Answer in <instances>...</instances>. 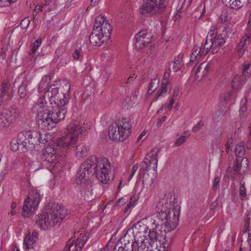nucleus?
Returning a JSON list of instances; mask_svg holds the SVG:
<instances>
[{
	"mask_svg": "<svg viewBox=\"0 0 251 251\" xmlns=\"http://www.w3.org/2000/svg\"><path fill=\"white\" fill-rule=\"evenodd\" d=\"M93 177L103 184L108 183L113 178L110 163L107 158L98 160L96 156H91L80 166L75 181L77 184H85Z\"/></svg>",
	"mask_w": 251,
	"mask_h": 251,
	"instance_id": "nucleus-1",
	"label": "nucleus"
},
{
	"mask_svg": "<svg viewBox=\"0 0 251 251\" xmlns=\"http://www.w3.org/2000/svg\"><path fill=\"white\" fill-rule=\"evenodd\" d=\"M241 1L240 0H229L226 1V6L233 9H239L241 8Z\"/></svg>",
	"mask_w": 251,
	"mask_h": 251,
	"instance_id": "nucleus-36",
	"label": "nucleus"
},
{
	"mask_svg": "<svg viewBox=\"0 0 251 251\" xmlns=\"http://www.w3.org/2000/svg\"><path fill=\"white\" fill-rule=\"evenodd\" d=\"M40 5L44 6L43 8L46 12L50 11L55 6V0H45V2Z\"/></svg>",
	"mask_w": 251,
	"mask_h": 251,
	"instance_id": "nucleus-35",
	"label": "nucleus"
},
{
	"mask_svg": "<svg viewBox=\"0 0 251 251\" xmlns=\"http://www.w3.org/2000/svg\"><path fill=\"white\" fill-rule=\"evenodd\" d=\"M199 50L200 47L196 45L194 46L193 49V52L190 59V62L194 61L196 59L197 55L200 56Z\"/></svg>",
	"mask_w": 251,
	"mask_h": 251,
	"instance_id": "nucleus-41",
	"label": "nucleus"
},
{
	"mask_svg": "<svg viewBox=\"0 0 251 251\" xmlns=\"http://www.w3.org/2000/svg\"><path fill=\"white\" fill-rule=\"evenodd\" d=\"M183 54H179L178 56L174 59L173 61V67L172 69L174 72H177L179 70L182 66V58Z\"/></svg>",
	"mask_w": 251,
	"mask_h": 251,
	"instance_id": "nucleus-32",
	"label": "nucleus"
},
{
	"mask_svg": "<svg viewBox=\"0 0 251 251\" xmlns=\"http://www.w3.org/2000/svg\"><path fill=\"white\" fill-rule=\"evenodd\" d=\"M222 22H226L228 20V16L226 12H223L220 16Z\"/></svg>",
	"mask_w": 251,
	"mask_h": 251,
	"instance_id": "nucleus-59",
	"label": "nucleus"
},
{
	"mask_svg": "<svg viewBox=\"0 0 251 251\" xmlns=\"http://www.w3.org/2000/svg\"><path fill=\"white\" fill-rule=\"evenodd\" d=\"M112 238L108 241L106 246H105L104 250L108 251L110 248H112L113 246V243L111 242Z\"/></svg>",
	"mask_w": 251,
	"mask_h": 251,
	"instance_id": "nucleus-64",
	"label": "nucleus"
},
{
	"mask_svg": "<svg viewBox=\"0 0 251 251\" xmlns=\"http://www.w3.org/2000/svg\"><path fill=\"white\" fill-rule=\"evenodd\" d=\"M43 7H44V6L38 5L35 6V8L34 10L33 13V18L35 19L36 16L37 15V14L41 11H42V9H43Z\"/></svg>",
	"mask_w": 251,
	"mask_h": 251,
	"instance_id": "nucleus-52",
	"label": "nucleus"
},
{
	"mask_svg": "<svg viewBox=\"0 0 251 251\" xmlns=\"http://www.w3.org/2000/svg\"><path fill=\"white\" fill-rule=\"evenodd\" d=\"M10 84L8 82L5 81H4L2 83L1 90L7 94V97H9L10 96V94L8 92V90L10 88Z\"/></svg>",
	"mask_w": 251,
	"mask_h": 251,
	"instance_id": "nucleus-44",
	"label": "nucleus"
},
{
	"mask_svg": "<svg viewBox=\"0 0 251 251\" xmlns=\"http://www.w3.org/2000/svg\"><path fill=\"white\" fill-rule=\"evenodd\" d=\"M87 130L85 126L70 125L67 126L64 132L65 135L54 141L56 147L66 148L73 147L77 141L78 136Z\"/></svg>",
	"mask_w": 251,
	"mask_h": 251,
	"instance_id": "nucleus-9",
	"label": "nucleus"
},
{
	"mask_svg": "<svg viewBox=\"0 0 251 251\" xmlns=\"http://www.w3.org/2000/svg\"><path fill=\"white\" fill-rule=\"evenodd\" d=\"M152 36L148 33L147 31L143 30L139 32L135 36V45L136 48L141 49L147 46L151 43Z\"/></svg>",
	"mask_w": 251,
	"mask_h": 251,
	"instance_id": "nucleus-15",
	"label": "nucleus"
},
{
	"mask_svg": "<svg viewBox=\"0 0 251 251\" xmlns=\"http://www.w3.org/2000/svg\"><path fill=\"white\" fill-rule=\"evenodd\" d=\"M89 151V147L85 144L81 143L76 147V155L79 158H83L88 155Z\"/></svg>",
	"mask_w": 251,
	"mask_h": 251,
	"instance_id": "nucleus-23",
	"label": "nucleus"
},
{
	"mask_svg": "<svg viewBox=\"0 0 251 251\" xmlns=\"http://www.w3.org/2000/svg\"><path fill=\"white\" fill-rule=\"evenodd\" d=\"M250 37H247L245 39L240 41V43L239 44V47L240 48L242 47V49H245L247 46L250 44Z\"/></svg>",
	"mask_w": 251,
	"mask_h": 251,
	"instance_id": "nucleus-45",
	"label": "nucleus"
},
{
	"mask_svg": "<svg viewBox=\"0 0 251 251\" xmlns=\"http://www.w3.org/2000/svg\"><path fill=\"white\" fill-rule=\"evenodd\" d=\"M28 137L30 139V149L34 148L35 145H37L39 142H43L42 134L38 131H28Z\"/></svg>",
	"mask_w": 251,
	"mask_h": 251,
	"instance_id": "nucleus-20",
	"label": "nucleus"
},
{
	"mask_svg": "<svg viewBox=\"0 0 251 251\" xmlns=\"http://www.w3.org/2000/svg\"><path fill=\"white\" fill-rule=\"evenodd\" d=\"M235 153L236 156L242 157L245 153L244 147L243 146L237 145L235 148Z\"/></svg>",
	"mask_w": 251,
	"mask_h": 251,
	"instance_id": "nucleus-40",
	"label": "nucleus"
},
{
	"mask_svg": "<svg viewBox=\"0 0 251 251\" xmlns=\"http://www.w3.org/2000/svg\"><path fill=\"white\" fill-rule=\"evenodd\" d=\"M16 1L17 0H0V7L8 6Z\"/></svg>",
	"mask_w": 251,
	"mask_h": 251,
	"instance_id": "nucleus-46",
	"label": "nucleus"
},
{
	"mask_svg": "<svg viewBox=\"0 0 251 251\" xmlns=\"http://www.w3.org/2000/svg\"><path fill=\"white\" fill-rule=\"evenodd\" d=\"M166 245V244H163L160 246L156 245V247H158L157 251H167V248L168 247V245L167 246Z\"/></svg>",
	"mask_w": 251,
	"mask_h": 251,
	"instance_id": "nucleus-58",
	"label": "nucleus"
},
{
	"mask_svg": "<svg viewBox=\"0 0 251 251\" xmlns=\"http://www.w3.org/2000/svg\"><path fill=\"white\" fill-rule=\"evenodd\" d=\"M36 240L30 237V234H27L24 240V246L25 250L33 249L34 244Z\"/></svg>",
	"mask_w": 251,
	"mask_h": 251,
	"instance_id": "nucleus-31",
	"label": "nucleus"
},
{
	"mask_svg": "<svg viewBox=\"0 0 251 251\" xmlns=\"http://www.w3.org/2000/svg\"><path fill=\"white\" fill-rule=\"evenodd\" d=\"M244 80V78L238 75H235L232 80V90L235 92L240 89L243 86Z\"/></svg>",
	"mask_w": 251,
	"mask_h": 251,
	"instance_id": "nucleus-26",
	"label": "nucleus"
},
{
	"mask_svg": "<svg viewBox=\"0 0 251 251\" xmlns=\"http://www.w3.org/2000/svg\"><path fill=\"white\" fill-rule=\"evenodd\" d=\"M42 198V195L37 189L30 190L27 198L24 201L22 207V215L25 217H28L32 214L37 209Z\"/></svg>",
	"mask_w": 251,
	"mask_h": 251,
	"instance_id": "nucleus-12",
	"label": "nucleus"
},
{
	"mask_svg": "<svg viewBox=\"0 0 251 251\" xmlns=\"http://www.w3.org/2000/svg\"><path fill=\"white\" fill-rule=\"evenodd\" d=\"M148 217L145 219L140 221L133 226L132 228H129L126 232L125 234H128L129 232L132 233L134 235L135 243L137 245L139 244V242L142 239H146L148 237V234L151 230V232L154 231L157 235V232L156 230H152L151 227L150 226V224L148 222Z\"/></svg>",
	"mask_w": 251,
	"mask_h": 251,
	"instance_id": "nucleus-10",
	"label": "nucleus"
},
{
	"mask_svg": "<svg viewBox=\"0 0 251 251\" xmlns=\"http://www.w3.org/2000/svg\"><path fill=\"white\" fill-rule=\"evenodd\" d=\"M250 218H248V217H246L245 219V230H243V232H246L248 231V229H249V226H250Z\"/></svg>",
	"mask_w": 251,
	"mask_h": 251,
	"instance_id": "nucleus-57",
	"label": "nucleus"
},
{
	"mask_svg": "<svg viewBox=\"0 0 251 251\" xmlns=\"http://www.w3.org/2000/svg\"><path fill=\"white\" fill-rule=\"evenodd\" d=\"M232 30L231 29V26H230V25H228L224 27L223 30V33L225 32V33L227 34L228 32H229L232 34H233V32L232 33Z\"/></svg>",
	"mask_w": 251,
	"mask_h": 251,
	"instance_id": "nucleus-60",
	"label": "nucleus"
},
{
	"mask_svg": "<svg viewBox=\"0 0 251 251\" xmlns=\"http://www.w3.org/2000/svg\"><path fill=\"white\" fill-rule=\"evenodd\" d=\"M10 123L4 109H0V128H4L9 126Z\"/></svg>",
	"mask_w": 251,
	"mask_h": 251,
	"instance_id": "nucleus-27",
	"label": "nucleus"
},
{
	"mask_svg": "<svg viewBox=\"0 0 251 251\" xmlns=\"http://www.w3.org/2000/svg\"><path fill=\"white\" fill-rule=\"evenodd\" d=\"M138 167H139V166H138V164L137 163L135 164V165H134L132 166V169H131V173H130V175L129 176V177H128V181H130L131 180V179L133 176L134 175L135 173H136V172L138 170Z\"/></svg>",
	"mask_w": 251,
	"mask_h": 251,
	"instance_id": "nucleus-53",
	"label": "nucleus"
},
{
	"mask_svg": "<svg viewBox=\"0 0 251 251\" xmlns=\"http://www.w3.org/2000/svg\"><path fill=\"white\" fill-rule=\"evenodd\" d=\"M70 88L71 84L68 80L63 79L58 87H55L54 85L50 86L48 90L45 92V95L41 98L44 99L45 104H47L45 100L47 97L49 100L50 104L65 106L70 99L69 93Z\"/></svg>",
	"mask_w": 251,
	"mask_h": 251,
	"instance_id": "nucleus-5",
	"label": "nucleus"
},
{
	"mask_svg": "<svg viewBox=\"0 0 251 251\" xmlns=\"http://www.w3.org/2000/svg\"><path fill=\"white\" fill-rule=\"evenodd\" d=\"M220 181V179L219 177L217 176L215 177L213 185V189L214 190H216L218 188Z\"/></svg>",
	"mask_w": 251,
	"mask_h": 251,
	"instance_id": "nucleus-55",
	"label": "nucleus"
},
{
	"mask_svg": "<svg viewBox=\"0 0 251 251\" xmlns=\"http://www.w3.org/2000/svg\"><path fill=\"white\" fill-rule=\"evenodd\" d=\"M159 150L154 149L147 154L145 159L140 163L138 174L141 178L143 176V183L152 184L157 175L158 153Z\"/></svg>",
	"mask_w": 251,
	"mask_h": 251,
	"instance_id": "nucleus-6",
	"label": "nucleus"
},
{
	"mask_svg": "<svg viewBox=\"0 0 251 251\" xmlns=\"http://www.w3.org/2000/svg\"><path fill=\"white\" fill-rule=\"evenodd\" d=\"M51 109L49 105L45 104L43 98H40L33 107V110L37 113V121L42 128L50 130L55 126L56 124L64 119L67 109L64 106L50 104Z\"/></svg>",
	"mask_w": 251,
	"mask_h": 251,
	"instance_id": "nucleus-3",
	"label": "nucleus"
},
{
	"mask_svg": "<svg viewBox=\"0 0 251 251\" xmlns=\"http://www.w3.org/2000/svg\"><path fill=\"white\" fill-rule=\"evenodd\" d=\"M30 21L28 18H25L20 23V26L23 29H26L29 26Z\"/></svg>",
	"mask_w": 251,
	"mask_h": 251,
	"instance_id": "nucleus-47",
	"label": "nucleus"
},
{
	"mask_svg": "<svg viewBox=\"0 0 251 251\" xmlns=\"http://www.w3.org/2000/svg\"><path fill=\"white\" fill-rule=\"evenodd\" d=\"M29 84V81L26 78H25L19 86L18 94L21 99L26 98L30 94V92L29 88H28Z\"/></svg>",
	"mask_w": 251,
	"mask_h": 251,
	"instance_id": "nucleus-22",
	"label": "nucleus"
},
{
	"mask_svg": "<svg viewBox=\"0 0 251 251\" xmlns=\"http://www.w3.org/2000/svg\"><path fill=\"white\" fill-rule=\"evenodd\" d=\"M10 147L12 151H16L21 148L20 142L18 141V138L17 139H13L10 143Z\"/></svg>",
	"mask_w": 251,
	"mask_h": 251,
	"instance_id": "nucleus-42",
	"label": "nucleus"
},
{
	"mask_svg": "<svg viewBox=\"0 0 251 251\" xmlns=\"http://www.w3.org/2000/svg\"><path fill=\"white\" fill-rule=\"evenodd\" d=\"M209 51V50L207 49V48L204 47L203 45H201V47H200L199 50V53L200 56H205Z\"/></svg>",
	"mask_w": 251,
	"mask_h": 251,
	"instance_id": "nucleus-50",
	"label": "nucleus"
},
{
	"mask_svg": "<svg viewBox=\"0 0 251 251\" xmlns=\"http://www.w3.org/2000/svg\"><path fill=\"white\" fill-rule=\"evenodd\" d=\"M247 103L248 100L246 98H244L241 100L239 109V112L240 114H244V113L247 111Z\"/></svg>",
	"mask_w": 251,
	"mask_h": 251,
	"instance_id": "nucleus-39",
	"label": "nucleus"
},
{
	"mask_svg": "<svg viewBox=\"0 0 251 251\" xmlns=\"http://www.w3.org/2000/svg\"><path fill=\"white\" fill-rule=\"evenodd\" d=\"M137 95L136 92L132 93L129 97H126L122 103V106L124 108L128 109L131 107L134 104L137 103Z\"/></svg>",
	"mask_w": 251,
	"mask_h": 251,
	"instance_id": "nucleus-24",
	"label": "nucleus"
},
{
	"mask_svg": "<svg viewBox=\"0 0 251 251\" xmlns=\"http://www.w3.org/2000/svg\"><path fill=\"white\" fill-rule=\"evenodd\" d=\"M42 43L41 38H39L36 40L34 42H32L31 44V51L29 53L30 54L34 53L39 48Z\"/></svg>",
	"mask_w": 251,
	"mask_h": 251,
	"instance_id": "nucleus-37",
	"label": "nucleus"
},
{
	"mask_svg": "<svg viewBox=\"0 0 251 251\" xmlns=\"http://www.w3.org/2000/svg\"><path fill=\"white\" fill-rule=\"evenodd\" d=\"M209 70V67L207 64L204 62L201 64L196 70L195 76V79L201 80L202 77L206 75Z\"/></svg>",
	"mask_w": 251,
	"mask_h": 251,
	"instance_id": "nucleus-21",
	"label": "nucleus"
},
{
	"mask_svg": "<svg viewBox=\"0 0 251 251\" xmlns=\"http://www.w3.org/2000/svg\"><path fill=\"white\" fill-rule=\"evenodd\" d=\"M239 190L240 197L245 198L246 196V189L243 184L240 183Z\"/></svg>",
	"mask_w": 251,
	"mask_h": 251,
	"instance_id": "nucleus-48",
	"label": "nucleus"
},
{
	"mask_svg": "<svg viewBox=\"0 0 251 251\" xmlns=\"http://www.w3.org/2000/svg\"><path fill=\"white\" fill-rule=\"evenodd\" d=\"M66 214L67 210L64 207L57 203L50 202L46 206L45 211L38 215L36 223L41 229L47 230L60 224Z\"/></svg>",
	"mask_w": 251,
	"mask_h": 251,
	"instance_id": "nucleus-4",
	"label": "nucleus"
},
{
	"mask_svg": "<svg viewBox=\"0 0 251 251\" xmlns=\"http://www.w3.org/2000/svg\"><path fill=\"white\" fill-rule=\"evenodd\" d=\"M148 236L149 238L142 239L139 244L137 245L139 251H153V245L154 242L157 240L160 241L154 231H150Z\"/></svg>",
	"mask_w": 251,
	"mask_h": 251,
	"instance_id": "nucleus-14",
	"label": "nucleus"
},
{
	"mask_svg": "<svg viewBox=\"0 0 251 251\" xmlns=\"http://www.w3.org/2000/svg\"><path fill=\"white\" fill-rule=\"evenodd\" d=\"M170 72L171 70L170 69L165 71L162 81H169L168 79L170 76Z\"/></svg>",
	"mask_w": 251,
	"mask_h": 251,
	"instance_id": "nucleus-56",
	"label": "nucleus"
},
{
	"mask_svg": "<svg viewBox=\"0 0 251 251\" xmlns=\"http://www.w3.org/2000/svg\"><path fill=\"white\" fill-rule=\"evenodd\" d=\"M179 91H180V89L178 87H175L173 90L172 98H173V99L176 98L178 95Z\"/></svg>",
	"mask_w": 251,
	"mask_h": 251,
	"instance_id": "nucleus-62",
	"label": "nucleus"
},
{
	"mask_svg": "<svg viewBox=\"0 0 251 251\" xmlns=\"http://www.w3.org/2000/svg\"><path fill=\"white\" fill-rule=\"evenodd\" d=\"M243 74L246 77H249L251 75V64L248 63L243 66Z\"/></svg>",
	"mask_w": 251,
	"mask_h": 251,
	"instance_id": "nucleus-43",
	"label": "nucleus"
},
{
	"mask_svg": "<svg viewBox=\"0 0 251 251\" xmlns=\"http://www.w3.org/2000/svg\"><path fill=\"white\" fill-rule=\"evenodd\" d=\"M10 124L15 123L21 117V110L16 107H12L8 109H4Z\"/></svg>",
	"mask_w": 251,
	"mask_h": 251,
	"instance_id": "nucleus-18",
	"label": "nucleus"
},
{
	"mask_svg": "<svg viewBox=\"0 0 251 251\" xmlns=\"http://www.w3.org/2000/svg\"><path fill=\"white\" fill-rule=\"evenodd\" d=\"M212 41L213 35H212V33H208V35L207 36L203 46L209 50L211 49L212 47L214 46Z\"/></svg>",
	"mask_w": 251,
	"mask_h": 251,
	"instance_id": "nucleus-38",
	"label": "nucleus"
},
{
	"mask_svg": "<svg viewBox=\"0 0 251 251\" xmlns=\"http://www.w3.org/2000/svg\"><path fill=\"white\" fill-rule=\"evenodd\" d=\"M249 166V161L247 158L237 159L234 161L233 170L235 174H241L246 171Z\"/></svg>",
	"mask_w": 251,
	"mask_h": 251,
	"instance_id": "nucleus-17",
	"label": "nucleus"
},
{
	"mask_svg": "<svg viewBox=\"0 0 251 251\" xmlns=\"http://www.w3.org/2000/svg\"><path fill=\"white\" fill-rule=\"evenodd\" d=\"M235 92V91L231 90L227 93L222 94L220 96V99L221 101L226 102L229 101L233 97L234 93Z\"/></svg>",
	"mask_w": 251,
	"mask_h": 251,
	"instance_id": "nucleus-33",
	"label": "nucleus"
},
{
	"mask_svg": "<svg viewBox=\"0 0 251 251\" xmlns=\"http://www.w3.org/2000/svg\"><path fill=\"white\" fill-rule=\"evenodd\" d=\"M159 83V80L156 78L152 79L149 85L148 93L151 94L157 88Z\"/></svg>",
	"mask_w": 251,
	"mask_h": 251,
	"instance_id": "nucleus-34",
	"label": "nucleus"
},
{
	"mask_svg": "<svg viewBox=\"0 0 251 251\" xmlns=\"http://www.w3.org/2000/svg\"><path fill=\"white\" fill-rule=\"evenodd\" d=\"M84 243L81 239L73 240L68 247H65L67 251H80L84 246Z\"/></svg>",
	"mask_w": 251,
	"mask_h": 251,
	"instance_id": "nucleus-25",
	"label": "nucleus"
},
{
	"mask_svg": "<svg viewBox=\"0 0 251 251\" xmlns=\"http://www.w3.org/2000/svg\"><path fill=\"white\" fill-rule=\"evenodd\" d=\"M171 90V84L169 81H162L160 90L157 91L156 99L161 96L163 94H166L168 92H170Z\"/></svg>",
	"mask_w": 251,
	"mask_h": 251,
	"instance_id": "nucleus-29",
	"label": "nucleus"
},
{
	"mask_svg": "<svg viewBox=\"0 0 251 251\" xmlns=\"http://www.w3.org/2000/svg\"><path fill=\"white\" fill-rule=\"evenodd\" d=\"M203 126V124L201 121H200L195 126L192 128V131L194 132H197L199 131L201 128Z\"/></svg>",
	"mask_w": 251,
	"mask_h": 251,
	"instance_id": "nucleus-54",
	"label": "nucleus"
},
{
	"mask_svg": "<svg viewBox=\"0 0 251 251\" xmlns=\"http://www.w3.org/2000/svg\"><path fill=\"white\" fill-rule=\"evenodd\" d=\"M170 205L165 197L158 202L157 208L160 210L148 217V222L152 230L166 233L170 232L176 227L180 211L175 208L171 209Z\"/></svg>",
	"mask_w": 251,
	"mask_h": 251,
	"instance_id": "nucleus-2",
	"label": "nucleus"
},
{
	"mask_svg": "<svg viewBox=\"0 0 251 251\" xmlns=\"http://www.w3.org/2000/svg\"><path fill=\"white\" fill-rule=\"evenodd\" d=\"M28 137V131H25L20 132L18 135V141L20 142V145L21 146V149L22 151H25L30 149V139Z\"/></svg>",
	"mask_w": 251,
	"mask_h": 251,
	"instance_id": "nucleus-19",
	"label": "nucleus"
},
{
	"mask_svg": "<svg viewBox=\"0 0 251 251\" xmlns=\"http://www.w3.org/2000/svg\"><path fill=\"white\" fill-rule=\"evenodd\" d=\"M143 1L139 12L145 16L161 14L166 9L165 0H143Z\"/></svg>",
	"mask_w": 251,
	"mask_h": 251,
	"instance_id": "nucleus-11",
	"label": "nucleus"
},
{
	"mask_svg": "<svg viewBox=\"0 0 251 251\" xmlns=\"http://www.w3.org/2000/svg\"><path fill=\"white\" fill-rule=\"evenodd\" d=\"M131 130L129 120L123 118L111 124L108 128V135L113 141L123 142L127 138Z\"/></svg>",
	"mask_w": 251,
	"mask_h": 251,
	"instance_id": "nucleus-8",
	"label": "nucleus"
},
{
	"mask_svg": "<svg viewBox=\"0 0 251 251\" xmlns=\"http://www.w3.org/2000/svg\"><path fill=\"white\" fill-rule=\"evenodd\" d=\"M112 28L106 18L98 16L95 19V22L89 40L93 46H100L110 38Z\"/></svg>",
	"mask_w": 251,
	"mask_h": 251,
	"instance_id": "nucleus-7",
	"label": "nucleus"
},
{
	"mask_svg": "<svg viewBox=\"0 0 251 251\" xmlns=\"http://www.w3.org/2000/svg\"><path fill=\"white\" fill-rule=\"evenodd\" d=\"M80 50H75L73 53V57L75 59H78L80 56Z\"/></svg>",
	"mask_w": 251,
	"mask_h": 251,
	"instance_id": "nucleus-63",
	"label": "nucleus"
},
{
	"mask_svg": "<svg viewBox=\"0 0 251 251\" xmlns=\"http://www.w3.org/2000/svg\"><path fill=\"white\" fill-rule=\"evenodd\" d=\"M212 35H213L212 41L215 47H220L225 43V37L223 34H219L218 35H216L214 36V34L213 33Z\"/></svg>",
	"mask_w": 251,
	"mask_h": 251,
	"instance_id": "nucleus-30",
	"label": "nucleus"
},
{
	"mask_svg": "<svg viewBox=\"0 0 251 251\" xmlns=\"http://www.w3.org/2000/svg\"><path fill=\"white\" fill-rule=\"evenodd\" d=\"M7 96V94H6L5 92L3 91L1 89L0 90V103L2 102L3 100H7V98L5 99V97Z\"/></svg>",
	"mask_w": 251,
	"mask_h": 251,
	"instance_id": "nucleus-61",
	"label": "nucleus"
},
{
	"mask_svg": "<svg viewBox=\"0 0 251 251\" xmlns=\"http://www.w3.org/2000/svg\"><path fill=\"white\" fill-rule=\"evenodd\" d=\"M56 151L51 147H47L43 152L42 160L50 164V167H55L58 163L56 156Z\"/></svg>",
	"mask_w": 251,
	"mask_h": 251,
	"instance_id": "nucleus-16",
	"label": "nucleus"
},
{
	"mask_svg": "<svg viewBox=\"0 0 251 251\" xmlns=\"http://www.w3.org/2000/svg\"><path fill=\"white\" fill-rule=\"evenodd\" d=\"M136 243H133V237L125 234L114 247V251H139Z\"/></svg>",
	"mask_w": 251,
	"mask_h": 251,
	"instance_id": "nucleus-13",
	"label": "nucleus"
},
{
	"mask_svg": "<svg viewBox=\"0 0 251 251\" xmlns=\"http://www.w3.org/2000/svg\"><path fill=\"white\" fill-rule=\"evenodd\" d=\"M209 51V50L207 49V48L204 47L203 45H201V47H200L199 50V53L200 56H205Z\"/></svg>",
	"mask_w": 251,
	"mask_h": 251,
	"instance_id": "nucleus-51",
	"label": "nucleus"
},
{
	"mask_svg": "<svg viewBox=\"0 0 251 251\" xmlns=\"http://www.w3.org/2000/svg\"><path fill=\"white\" fill-rule=\"evenodd\" d=\"M185 135H182L176 140L175 144L177 147L180 146L182 144H183L185 142Z\"/></svg>",
	"mask_w": 251,
	"mask_h": 251,
	"instance_id": "nucleus-49",
	"label": "nucleus"
},
{
	"mask_svg": "<svg viewBox=\"0 0 251 251\" xmlns=\"http://www.w3.org/2000/svg\"><path fill=\"white\" fill-rule=\"evenodd\" d=\"M50 81V76H44L43 77L41 81L39 84V90L40 92L45 91L48 90L50 87L49 84Z\"/></svg>",
	"mask_w": 251,
	"mask_h": 251,
	"instance_id": "nucleus-28",
	"label": "nucleus"
}]
</instances>
